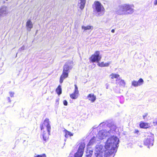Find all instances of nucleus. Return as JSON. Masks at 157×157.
Returning a JSON list of instances; mask_svg holds the SVG:
<instances>
[{
    "label": "nucleus",
    "instance_id": "f257e3e1",
    "mask_svg": "<svg viewBox=\"0 0 157 157\" xmlns=\"http://www.w3.org/2000/svg\"><path fill=\"white\" fill-rule=\"evenodd\" d=\"M119 141L118 138L113 136L107 140L104 148L101 145L96 146L95 153L96 157H113Z\"/></svg>",
    "mask_w": 157,
    "mask_h": 157
},
{
    "label": "nucleus",
    "instance_id": "f03ea898",
    "mask_svg": "<svg viewBox=\"0 0 157 157\" xmlns=\"http://www.w3.org/2000/svg\"><path fill=\"white\" fill-rule=\"evenodd\" d=\"M73 63L71 61H69L65 63L63 66V73L61 75L60 79V82H63V80L68 76V74L70 71L73 68Z\"/></svg>",
    "mask_w": 157,
    "mask_h": 157
},
{
    "label": "nucleus",
    "instance_id": "7ed1b4c3",
    "mask_svg": "<svg viewBox=\"0 0 157 157\" xmlns=\"http://www.w3.org/2000/svg\"><path fill=\"white\" fill-rule=\"evenodd\" d=\"M105 10L104 7L99 2L96 1L94 2L93 12L97 16L99 17L103 15Z\"/></svg>",
    "mask_w": 157,
    "mask_h": 157
},
{
    "label": "nucleus",
    "instance_id": "20e7f679",
    "mask_svg": "<svg viewBox=\"0 0 157 157\" xmlns=\"http://www.w3.org/2000/svg\"><path fill=\"white\" fill-rule=\"evenodd\" d=\"M79 145L78 151L75 154L74 157H82L83 155L85 144L84 142H81Z\"/></svg>",
    "mask_w": 157,
    "mask_h": 157
},
{
    "label": "nucleus",
    "instance_id": "39448f33",
    "mask_svg": "<svg viewBox=\"0 0 157 157\" xmlns=\"http://www.w3.org/2000/svg\"><path fill=\"white\" fill-rule=\"evenodd\" d=\"M109 131L105 130H102L99 131L97 135V137L99 139H104L106 137L110 136Z\"/></svg>",
    "mask_w": 157,
    "mask_h": 157
},
{
    "label": "nucleus",
    "instance_id": "423d86ee",
    "mask_svg": "<svg viewBox=\"0 0 157 157\" xmlns=\"http://www.w3.org/2000/svg\"><path fill=\"white\" fill-rule=\"evenodd\" d=\"M125 14H132L134 11L133 6L129 4H124Z\"/></svg>",
    "mask_w": 157,
    "mask_h": 157
},
{
    "label": "nucleus",
    "instance_id": "0eeeda50",
    "mask_svg": "<svg viewBox=\"0 0 157 157\" xmlns=\"http://www.w3.org/2000/svg\"><path fill=\"white\" fill-rule=\"evenodd\" d=\"M101 59V56L100 55V52L97 51L95 52L94 54L92 56L90 59L93 62L96 61L99 62Z\"/></svg>",
    "mask_w": 157,
    "mask_h": 157
},
{
    "label": "nucleus",
    "instance_id": "6e6552de",
    "mask_svg": "<svg viewBox=\"0 0 157 157\" xmlns=\"http://www.w3.org/2000/svg\"><path fill=\"white\" fill-rule=\"evenodd\" d=\"M8 13L7 6H3L0 8V17H3Z\"/></svg>",
    "mask_w": 157,
    "mask_h": 157
},
{
    "label": "nucleus",
    "instance_id": "1a4fd4ad",
    "mask_svg": "<svg viewBox=\"0 0 157 157\" xmlns=\"http://www.w3.org/2000/svg\"><path fill=\"white\" fill-rule=\"evenodd\" d=\"M75 90L73 93L70 95V97L73 99H75L78 98L79 94V91L77 85L75 84Z\"/></svg>",
    "mask_w": 157,
    "mask_h": 157
},
{
    "label": "nucleus",
    "instance_id": "9d476101",
    "mask_svg": "<svg viewBox=\"0 0 157 157\" xmlns=\"http://www.w3.org/2000/svg\"><path fill=\"white\" fill-rule=\"evenodd\" d=\"M116 13L120 15L125 14L124 4L120 5L117 7Z\"/></svg>",
    "mask_w": 157,
    "mask_h": 157
},
{
    "label": "nucleus",
    "instance_id": "9b49d317",
    "mask_svg": "<svg viewBox=\"0 0 157 157\" xmlns=\"http://www.w3.org/2000/svg\"><path fill=\"white\" fill-rule=\"evenodd\" d=\"M49 122V119L48 118L45 119L44 122V125L46 127L48 135H50V134L51 129V127Z\"/></svg>",
    "mask_w": 157,
    "mask_h": 157
},
{
    "label": "nucleus",
    "instance_id": "f8f14e48",
    "mask_svg": "<svg viewBox=\"0 0 157 157\" xmlns=\"http://www.w3.org/2000/svg\"><path fill=\"white\" fill-rule=\"evenodd\" d=\"M144 80L142 78H140L138 81H133L132 82V85L134 87H137L143 84Z\"/></svg>",
    "mask_w": 157,
    "mask_h": 157
},
{
    "label": "nucleus",
    "instance_id": "ddd939ff",
    "mask_svg": "<svg viewBox=\"0 0 157 157\" xmlns=\"http://www.w3.org/2000/svg\"><path fill=\"white\" fill-rule=\"evenodd\" d=\"M86 0H78V6L81 10H83L85 6Z\"/></svg>",
    "mask_w": 157,
    "mask_h": 157
},
{
    "label": "nucleus",
    "instance_id": "4468645a",
    "mask_svg": "<svg viewBox=\"0 0 157 157\" xmlns=\"http://www.w3.org/2000/svg\"><path fill=\"white\" fill-rule=\"evenodd\" d=\"M116 83L117 85L119 84L120 86L124 87L125 83L124 80L121 79V78L119 79H116Z\"/></svg>",
    "mask_w": 157,
    "mask_h": 157
},
{
    "label": "nucleus",
    "instance_id": "2eb2a0df",
    "mask_svg": "<svg viewBox=\"0 0 157 157\" xmlns=\"http://www.w3.org/2000/svg\"><path fill=\"white\" fill-rule=\"evenodd\" d=\"M144 144L146 145H150L151 144V145H153V140L150 136H148L147 138L144 141Z\"/></svg>",
    "mask_w": 157,
    "mask_h": 157
},
{
    "label": "nucleus",
    "instance_id": "dca6fc26",
    "mask_svg": "<svg viewBox=\"0 0 157 157\" xmlns=\"http://www.w3.org/2000/svg\"><path fill=\"white\" fill-rule=\"evenodd\" d=\"M33 25L32 22L30 20H28L26 23V27L27 29L30 31L31 29L33 28Z\"/></svg>",
    "mask_w": 157,
    "mask_h": 157
},
{
    "label": "nucleus",
    "instance_id": "f3484780",
    "mask_svg": "<svg viewBox=\"0 0 157 157\" xmlns=\"http://www.w3.org/2000/svg\"><path fill=\"white\" fill-rule=\"evenodd\" d=\"M110 128V130L108 131L110 132V133H109V135H111L114 134L115 130L116 129V126L115 125H112L111 126Z\"/></svg>",
    "mask_w": 157,
    "mask_h": 157
},
{
    "label": "nucleus",
    "instance_id": "a211bd4d",
    "mask_svg": "<svg viewBox=\"0 0 157 157\" xmlns=\"http://www.w3.org/2000/svg\"><path fill=\"white\" fill-rule=\"evenodd\" d=\"M88 98L92 102H94L96 99V97L94 94H90L87 96Z\"/></svg>",
    "mask_w": 157,
    "mask_h": 157
},
{
    "label": "nucleus",
    "instance_id": "6ab92c4d",
    "mask_svg": "<svg viewBox=\"0 0 157 157\" xmlns=\"http://www.w3.org/2000/svg\"><path fill=\"white\" fill-rule=\"evenodd\" d=\"M93 153V151L91 148H89L88 147L86 151V156L87 157H90Z\"/></svg>",
    "mask_w": 157,
    "mask_h": 157
},
{
    "label": "nucleus",
    "instance_id": "aec40b11",
    "mask_svg": "<svg viewBox=\"0 0 157 157\" xmlns=\"http://www.w3.org/2000/svg\"><path fill=\"white\" fill-rule=\"evenodd\" d=\"M97 139L96 137H93L90 141L88 145V146L94 144L96 142V139Z\"/></svg>",
    "mask_w": 157,
    "mask_h": 157
},
{
    "label": "nucleus",
    "instance_id": "412c9836",
    "mask_svg": "<svg viewBox=\"0 0 157 157\" xmlns=\"http://www.w3.org/2000/svg\"><path fill=\"white\" fill-rule=\"evenodd\" d=\"M109 76L111 78L113 79L114 78H116V79H119L120 78V75H119L113 73L111 74Z\"/></svg>",
    "mask_w": 157,
    "mask_h": 157
},
{
    "label": "nucleus",
    "instance_id": "4be33fe9",
    "mask_svg": "<svg viewBox=\"0 0 157 157\" xmlns=\"http://www.w3.org/2000/svg\"><path fill=\"white\" fill-rule=\"evenodd\" d=\"M64 131L65 134V137H66L67 138L69 136H73V133H72L68 131L66 129H65L64 130Z\"/></svg>",
    "mask_w": 157,
    "mask_h": 157
},
{
    "label": "nucleus",
    "instance_id": "5701e85b",
    "mask_svg": "<svg viewBox=\"0 0 157 157\" xmlns=\"http://www.w3.org/2000/svg\"><path fill=\"white\" fill-rule=\"evenodd\" d=\"M82 29H84V30H87L92 29H93V27L92 26L88 25L87 26H82Z\"/></svg>",
    "mask_w": 157,
    "mask_h": 157
},
{
    "label": "nucleus",
    "instance_id": "b1692460",
    "mask_svg": "<svg viewBox=\"0 0 157 157\" xmlns=\"http://www.w3.org/2000/svg\"><path fill=\"white\" fill-rule=\"evenodd\" d=\"M56 91L58 95H60L61 94L62 89L61 86L60 85L56 89Z\"/></svg>",
    "mask_w": 157,
    "mask_h": 157
},
{
    "label": "nucleus",
    "instance_id": "393cba45",
    "mask_svg": "<svg viewBox=\"0 0 157 157\" xmlns=\"http://www.w3.org/2000/svg\"><path fill=\"white\" fill-rule=\"evenodd\" d=\"M140 126L141 128H148V124L145 123H141L140 124Z\"/></svg>",
    "mask_w": 157,
    "mask_h": 157
},
{
    "label": "nucleus",
    "instance_id": "a878e982",
    "mask_svg": "<svg viewBox=\"0 0 157 157\" xmlns=\"http://www.w3.org/2000/svg\"><path fill=\"white\" fill-rule=\"evenodd\" d=\"M43 137L44 140H46L48 138V135L44 132H43Z\"/></svg>",
    "mask_w": 157,
    "mask_h": 157
},
{
    "label": "nucleus",
    "instance_id": "bb28decb",
    "mask_svg": "<svg viewBox=\"0 0 157 157\" xmlns=\"http://www.w3.org/2000/svg\"><path fill=\"white\" fill-rule=\"evenodd\" d=\"M46 156L45 154H43L42 155H37L34 156V157H46Z\"/></svg>",
    "mask_w": 157,
    "mask_h": 157
},
{
    "label": "nucleus",
    "instance_id": "cd10ccee",
    "mask_svg": "<svg viewBox=\"0 0 157 157\" xmlns=\"http://www.w3.org/2000/svg\"><path fill=\"white\" fill-rule=\"evenodd\" d=\"M9 94H10V96L11 97H14V92H10Z\"/></svg>",
    "mask_w": 157,
    "mask_h": 157
},
{
    "label": "nucleus",
    "instance_id": "c85d7f7f",
    "mask_svg": "<svg viewBox=\"0 0 157 157\" xmlns=\"http://www.w3.org/2000/svg\"><path fill=\"white\" fill-rule=\"evenodd\" d=\"M99 66L101 67H104V63L103 62H101V63H98Z\"/></svg>",
    "mask_w": 157,
    "mask_h": 157
},
{
    "label": "nucleus",
    "instance_id": "c756f323",
    "mask_svg": "<svg viewBox=\"0 0 157 157\" xmlns=\"http://www.w3.org/2000/svg\"><path fill=\"white\" fill-rule=\"evenodd\" d=\"M25 48V46L23 45L19 49L18 51L21 52V50H24Z\"/></svg>",
    "mask_w": 157,
    "mask_h": 157
},
{
    "label": "nucleus",
    "instance_id": "7c9ffc66",
    "mask_svg": "<svg viewBox=\"0 0 157 157\" xmlns=\"http://www.w3.org/2000/svg\"><path fill=\"white\" fill-rule=\"evenodd\" d=\"M63 103L64 105H67V101L66 100H64L63 101Z\"/></svg>",
    "mask_w": 157,
    "mask_h": 157
},
{
    "label": "nucleus",
    "instance_id": "2f4dec72",
    "mask_svg": "<svg viewBox=\"0 0 157 157\" xmlns=\"http://www.w3.org/2000/svg\"><path fill=\"white\" fill-rule=\"evenodd\" d=\"M105 123L104 122H102V123H101L99 124V126H101V127H103V126H104L105 125Z\"/></svg>",
    "mask_w": 157,
    "mask_h": 157
},
{
    "label": "nucleus",
    "instance_id": "473e14b6",
    "mask_svg": "<svg viewBox=\"0 0 157 157\" xmlns=\"http://www.w3.org/2000/svg\"><path fill=\"white\" fill-rule=\"evenodd\" d=\"M110 63H109V62L104 63V67H108V66L109 65V64H110Z\"/></svg>",
    "mask_w": 157,
    "mask_h": 157
},
{
    "label": "nucleus",
    "instance_id": "72a5a7b5",
    "mask_svg": "<svg viewBox=\"0 0 157 157\" xmlns=\"http://www.w3.org/2000/svg\"><path fill=\"white\" fill-rule=\"evenodd\" d=\"M154 5L155 6H156L157 5V0H155L154 2Z\"/></svg>",
    "mask_w": 157,
    "mask_h": 157
},
{
    "label": "nucleus",
    "instance_id": "f704fd0d",
    "mask_svg": "<svg viewBox=\"0 0 157 157\" xmlns=\"http://www.w3.org/2000/svg\"><path fill=\"white\" fill-rule=\"evenodd\" d=\"M134 132L135 133L138 134V133L139 132V131L138 130H135Z\"/></svg>",
    "mask_w": 157,
    "mask_h": 157
},
{
    "label": "nucleus",
    "instance_id": "c9c22d12",
    "mask_svg": "<svg viewBox=\"0 0 157 157\" xmlns=\"http://www.w3.org/2000/svg\"><path fill=\"white\" fill-rule=\"evenodd\" d=\"M7 99H8V101L9 102H11V100L10 99V98L9 97H7Z\"/></svg>",
    "mask_w": 157,
    "mask_h": 157
},
{
    "label": "nucleus",
    "instance_id": "e433bc0d",
    "mask_svg": "<svg viewBox=\"0 0 157 157\" xmlns=\"http://www.w3.org/2000/svg\"><path fill=\"white\" fill-rule=\"evenodd\" d=\"M111 32L112 33H114L115 32V30L114 29H113L112 30H111Z\"/></svg>",
    "mask_w": 157,
    "mask_h": 157
},
{
    "label": "nucleus",
    "instance_id": "4c0bfd02",
    "mask_svg": "<svg viewBox=\"0 0 157 157\" xmlns=\"http://www.w3.org/2000/svg\"><path fill=\"white\" fill-rule=\"evenodd\" d=\"M43 128V126H41V130H42Z\"/></svg>",
    "mask_w": 157,
    "mask_h": 157
},
{
    "label": "nucleus",
    "instance_id": "58836bf2",
    "mask_svg": "<svg viewBox=\"0 0 157 157\" xmlns=\"http://www.w3.org/2000/svg\"><path fill=\"white\" fill-rule=\"evenodd\" d=\"M6 1H7L8 0H6Z\"/></svg>",
    "mask_w": 157,
    "mask_h": 157
}]
</instances>
